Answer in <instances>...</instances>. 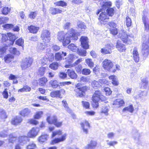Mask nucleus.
Here are the masks:
<instances>
[{
  "instance_id": "nucleus-1",
  "label": "nucleus",
  "mask_w": 149,
  "mask_h": 149,
  "mask_svg": "<svg viewBox=\"0 0 149 149\" xmlns=\"http://www.w3.org/2000/svg\"><path fill=\"white\" fill-rule=\"evenodd\" d=\"M78 34V32H76L75 30L71 28L66 33L63 31L59 32L57 36V38L59 41L62 42L63 46H65L71 42V40H77Z\"/></svg>"
},
{
  "instance_id": "nucleus-2",
  "label": "nucleus",
  "mask_w": 149,
  "mask_h": 149,
  "mask_svg": "<svg viewBox=\"0 0 149 149\" xmlns=\"http://www.w3.org/2000/svg\"><path fill=\"white\" fill-rule=\"evenodd\" d=\"M93 105V107L97 108L99 106L98 102L101 100L102 101H104L106 100L105 97L102 95L100 91H95L92 97Z\"/></svg>"
},
{
  "instance_id": "nucleus-3",
  "label": "nucleus",
  "mask_w": 149,
  "mask_h": 149,
  "mask_svg": "<svg viewBox=\"0 0 149 149\" xmlns=\"http://www.w3.org/2000/svg\"><path fill=\"white\" fill-rule=\"evenodd\" d=\"M102 64V66L105 70L113 72L116 71V70L113 68V64L111 60L105 59L103 61Z\"/></svg>"
},
{
  "instance_id": "nucleus-4",
  "label": "nucleus",
  "mask_w": 149,
  "mask_h": 149,
  "mask_svg": "<svg viewBox=\"0 0 149 149\" xmlns=\"http://www.w3.org/2000/svg\"><path fill=\"white\" fill-rule=\"evenodd\" d=\"M119 37L123 42L130 44L131 43L134 36L132 35H128L125 32L123 31L121 33H120Z\"/></svg>"
},
{
  "instance_id": "nucleus-5",
  "label": "nucleus",
  "mask_w": 149,
  "mask_h": 149,
  "mask_svg": "<svg viewBox=\"0 0 149 149\" xmlns=\"http://www.w3.org/2000/svg\"><path fill=\"white\" fill-rule=\"evenodd\" d=\"M88 88V87L86 86L79 87V84H77L74 90L76 93V95L77 97H82L84 95V92L86 91Z\"/></svg>"
},
{
  "instance_id": "nucleus-6",
  "label": "nucleus",
  "mask_w": 149,
  "mask_h": 149,
  "mask_svg": "<svg viewBox=\"0 0 149 149\" xmlns=\"http://www.w3.org/2000/svg\"><path fill=\"white\" fill-rule=\"evenodd\" d=\"M41 38L44 42H49L51 40L49 31L46 29L43 30L41 34Z\"/></svg>"
},
{
  "instance_id": "nucleus-7",
  "label": "nucleus",
  "mask_w": 149,
  "mask_h": 149,
  "mask_svg": "<svg viewBox=\"0 0 149 149\" xmlns=\"http://www.w3.org/2000/svg\"><path fill=\"white\" fill-rule=\"evenodd\" d=\"M33 61L32 58L28 57L25 58L23 61L21 66L23 70H25L30 67Z\"/></svg>"
},
{
  "instance_id": "nucleus-8",
  "label": "nucleus",
  "mask_w": 149,
  "mask_h": 149,
  "mask_svg": "<svg viewBox=\"0 0 149 149\" xmlns=\"http://www.w3.org/2000/svg\"><path fill=\"white\" fill-rule=\"evenodd\" d=\"M142 52L146 56L148 55L149 53V42L145 41L142 45Z\"/></svg>"
},
{
  "instance_id": "nucleus-9",
  "label": "nucleus",
  "mask_w": 149,
  "mask_h": 149,
  "mask_svg": "<svg viewBox=\"0 0 149 149\" xmlns=\"http://www.w3.org/2000/svg\"><path fill=\"white\" fill-rule=\"evenodd\" d=\"M103 11H101L100 10H99L97 13V14L98 15L100 12H102L100 15L98 19L101 24H104L103 22L107 21V20L109 18L108 16L107 15V13Z\"/></svg>"
},
{
  "instance_id": "nucleus-10",
  "label": "nucleus",
  "mask_w": 149,
  "mask_h": 149,
  "mask_svg": "<svg viewBox=\"0 0 149 149\" xmlns=\"http://www.w3.org/2000/svg\"><path fill=\"white\" fill-rule=\"evenodd\" d=\"M113 47V46L112 44H107L104 47L101 49V52L104 54H111L112 52L111 50Z\"/></svg>"
},
{
  "instance_id": "nucleus-11",
  "label": "nucleus",
  "mask_w": 149,
  "mask_h": 149,
  "mask_svg": "<svg viewBox=\"0 0 149 149\" xmlns=\"http://www.w3.org/2000/svg\"><path fill=\"white\" fill-rule=\"evenodd\" d=\"M80 40L81 42V45L84 48L87 49L88 48V39L87 37L81 36Z\"/></svg>"
},
{
  "instance_id": "nucleus-12",
  "label": "nucleus",
  "mask_w": 149,
  "mask_h": 149,
  "mask_svg": "<svg viewBox=\"0 0 149 149\" xmlns=\"http://www.w3.org/2000/svg\"><path fill=\"white\" fill-rule=\"evenodd\" d=\"M39 131L38 128L33 127L28 132V136L30 138H34L37 135Z\"/></svg>"
},
{
  "instance_id": "nucleus-13",
  "label": "nucleus",
  "mask_w": 149,
  "mask_h": 149,
  "mask_svg": "<svg viewBox=\"0 0 149 149\" xmlns=\"http://www.w3.org/2000/svg\"><path fill=\"white\" fill-rule=\"evenodd\" d=\"M81 125L83 132L86 134H87L90 126L88 122L86 120H84L81 123Z\"/></svg>"
},
{
  "instance_id": "nucleus-14",
  "label": "nucleus",
  "mask_w": 149,
  "mask_h": 149,
  "mask_svg": "<svg viewBox=\"0 0 149 149\" xmlns=\"http://www.w3.org/2000/svg\"><path fill=\"white\" fill-rule=\"evenodd\" d=\"M67 136V134H64L62 135L61 137L56 138L52 140L50 143L51 145H54L59 142L64 141L65 140Z\"/></svg>"
},
{
  "instance_id": "nucleus-15",
  "label": "nucleus",
  "mask_w": 149,
  "mask_h": 149,
  "mask_svg": "<svg viewBox=\"0 0 149 149\" xmlns=\"http://www.w3.org/2000/svg\"><path fill=\"white\" fill-rule=\"evenodd\" d=\"M67 53L65 52H62L56 53L55 56V58L57 61H60L64 59V57L66 56Z\"/></svg>"
},
{
  "instance_id": "nucleus-16",
  "label": "nucleus",
  "mask_w": 149,
  "mask_h": 149,
  "mask_svg": "<svg viewBox=\"0 0 149 149\" xmlns=\"http://www.w3.org/2000/svg\"><path fill=\"white\" fill-rule=\"evenodd\" d=\"M142 20L144 26L145 31L148 32L149 30V23L146 16L143 15Z\"/></svg>"
},
{
  "instance_id": "nucleus-17",
  "label": "nucleus",
  "mask_w": 149,
  "mask_h": 149,
  "mask_svg": "<svg viewBox=\"0 0 149 149\" xmlns=\"http://www.w3.org/2000/svg\"><path fill=\"white\" fill-rule=\"evenodd\" d=\"M124 104V102L122 100L118 99L115 100L113 102V105L115 108H119Z\"/></svg>"
},
{
  "instance_id": "nucleus-18",
  "label": "nucleus",
  "mask_w": 149,
  "mask_h": 149,
  "mask_svg": "<svg viewBox=\"0 0 149 149\" xmlns=\"http://www.w3.org/2000/svg\"><path fill=\"white\" fill-rule=\"evenodd\" d=\"M101 2L100 4L101 6L102 7V8L101 9V11H104L106 9L109 8L111 6V2H103L102 3Z\"/></svg>"
},
{
  "instance_id": "nucleus-19",
  "label": "nucleus",
  "mask_w": 149,
  "mask_h": 149,
  "mask_svg": "<svg viewBox=\"0 0 149 149\" xmlns=\"http://www.w3.org/2000/svg\"><path fill=\"white\" fill-rule=\"evenodd\" d=\"M132 53V56L134 61L136 62L139 61V55L137 49L135 47L134 48Z\"/></svg>"
},
{
  "instance_id": "nucleus-20",
  "label": "nucleus",
  "mask_w": 149,
  "mask_h": 149,
  "mask_svg": "<svg viewBox=\"0 0 149 149\" xmlns=\"http://www.w3.org/2000/svg\"><path fill=\"white\" fill-rule=\"evenodd\" d=\"M116 48L120 52L125 51L126 49L125 46L119 41L117 42Z\"/></svg>"
},
{
  "instance_id": "nucleus-21",
  "label": "nucleus",
  "mask_w": 149,
  "mask_h": 149,
  "mask_svg": "<svg viewBox=\"0 0 149 149\" xmlns=\"http://www.w3.org/2000/svg\"><path fill=\"white\" fill-rule=\"evenodd\" d=\"M67 73L68 76L72 79H76L77 77V75L74 70L71 69H68Z\"/></svg>"
},
{
  "instance_id": "nucleus-22",
  "label": "nucleus",
  "mask_w": 149,
  "mask_h": 149,
  "mask_svg": "<svg viewBox=\"0 0 149 149\" xmlns=\"http://www.w3.org/2000/svg\"><path fill=\"white\" fill-rule=\"evenodd\" d=\"M29 141V139L27 136H22L20 137L19 139V141L21 145H23Z\"/></svg>"
},
{
  "instance_id": "nucleus-23",
  "label": "nucleus",
  "mask_w": 149,
  "mask_h": 149,
  "mask_svg": "<svg viewBox=\"0 0 149 149\" xmlns=\"http://www.w3.org/2000/svg\"><path fill=\"white\" fill-rule=\"evenodd\" d=\"M7 36L9 39V41L10 42V45H13L15 40L17 38V37L15 35L11 33H8L7 34Z\"/></svg>"
},
{
  "instance_id": "nucleus-24",
  "label": "nucleus",
  "mask_w": 149,
  "mask_h": 149,
  "mask_svg": "<svg viewBox=\"0 0 149 149\" xmlns=\"http://www.w3.org/2000/svg\"><path fill=\"white\" fill-rule=\"evenodd\" d=\"M22 120V119L20 116H16L12 119L11 123L13 125H17L20 123Z\"/></svg>"
},
{
  "instance_id": "nucleus-25",
  "label": "nucleus",
  "mask_w": 149,
  "mask_h": 149,
  "mask_svg": "<svg viewBox=\"0 0 149 149\" xmlns=\"http://www.w3.org/2000/svg\"><path fill=\"white\" fill-rule=\"evenodd\" d=\"M97 142L95 141H91L90 144L85 146L84 148L85 149H94L96 146Z\"/></svg>"
},
{
  "instance_id": "nucleus-26",
  "label": "nucleus",
  "mask_w": 149,
  "mask_h": 149,
  "mask_svg": "<svg viewBox=\"0 0 149 149\" xmlns=\"http://www.w3.org/2000/svg\"><path fill=\"white\" fill-rule=\"evenodd\" d=\"M46 47V43L44 42L43 43H38V44L37 49L38 52H41Z\"/></svg>"
},
{
  "instance_id": "nucleus-27",
  "label": "nucleus",
  "mask_w": 149,
  "mask_h": 149,
  "mask_svg": "<svg viewBox=\"0 0 149 149\" xmlns=\"http://www.w3.org/2000/svg\"><path fill=\"white\" fill-rule=\"evenodd\" d=\"M57 120V117L55 116H48L47 119V122L50 124H54Z\"/></svg>"
},
{
  "instance_id": "nucleus-28",
  "label": "nucleus",
  "mask_w": 149,
  "mask_h": 149,
  "mask_svg": "<svg viewBox=\"0 0 149 149\" xmlns=\"http://www.w3.org/2000/svg\"><path fill=\"white\" fill-rule=\"evenodd\" d=\"M29 32L33 33H36L39 30V27L33 25H31L28 27Z\"/></svg>"
},
{
  "instance_id": "nucleus-29",
  "label": "nucleus",
  "mask_w": 149,
  "mask_h": 149,
  "mask_svg": "<svg viewBox=\"0 0 149 149\" xmlns=\"http://www.w3.org/2000/svg\"><path fill=\"white\" fill-rule=\"evenodd\" d=\"M109 110V107L107 106H104L101 108L100 113L104 114L107 116L109 115L108 111Z\"/></svg>"
},
{
  "instance_id": "nucleus-30",
  "label": "nucleus",
  "mask_w": 149,
  "mask_h": 149,
  "mask_svg": "<svg viewBox=\"0 0 149 149\" xmlns=\"http://www.w3.org/2000/svg\"><path fill=\"white\" fill-rule=\"evenodd\" d=\"M110 79L112 80V84L115 86H117L119 84L117 79L115 75H111L109 77Z\"/></svg>"
},
{
  "instance_id": "nucleus-31",
  "label": "nucleus",
  "mask_w": 149,
  "mask_h": 149,
  "mask_svg": "<svg viewBox=\"0 0 149 149\" xmlns=\"http://www.w3.org/2000/svg\"><path fill=\"white\" fill-rule=\"evenodd\" d=\"M50 13L53 15H56L58 13H61L62 12V10L58 8H51L49 9Z\"/></svg>"
},
{
  "instance_id": "nucleus-32",
  "label": "nucleus",
  "mask_w": 149,
  "mask_h": 149,
  "mask_svg": "<svg viewBox=\"0 0 149 149\" xmlns=\"http://www.w3.org/2000/svg\"><path fill=\"white\" fill-rule=\"evenodd\" d=\"M61 95L60 91H53L50 93V95L52 97H60Z\"/></svg>"
},
{
  "instance_id": "nucleus-33",
  "label": "nucleus",
  "mask_w": 149,
  "mask_h": 149,
  "mask_svg": "<svg viewBox=\"0 0 149 149\" xmlns=\"http://www.w3.org/2000/svg\"><path fill=\"white\" fill-rule=\"evenodd\" d=\"M30 111L29 109L26 108L21 111L20 114L24 116H27L30 114Z\"/></svg>"
},
{
  "instance_id": "nucleus-34",
  "label": "nucleus",
  "mask_w": 149,
  "mask_h": 149,
  "mask_svg": "<svg viewBox=\"0 0 149 149\" xmlns=\"http://www.w3.org/2000/svg\"><path fill=\"white\" fill-rule=\"evenodd\" d=\"M77 58L75 55L73 54H70L67 57V61L68 63L71 62Z\"/></svg>"
},
{
  "instance_id": "nucleus-35",
  "label": "nucleus",
  "mask_w": 149,
  "mask_h": 149,
  "mask_svg": "<svg viewBox=\"0 0 149 149\" xmlns=\"http://www.w3.org/2000/svg\"><path fill=\"white\" fill-rule=\"evenodd\" d=\"M68 48L71 51L76 52L78 50V48L74 44L71 43L68 46Z\"/></svg>"
},
{
  "instance_id": "nucleus-36",
  "label": "nucleus",
  "mask_w": 149,
  "mask_h": 149,
  "mask_svg": "<svg viewBox=\"0 0 149 149\" xmlns=\"http://www.w3.org/2000/svg\"><path fill=\"white\" fill-rule=\"evenodd\" d=\"M141 86L144 88L146 89L148 87V82L146 79L143 78L141 80Z\"/></svg>"
},
{
  "instance_id": "nucleus-37",
  "label": "nucleus",
  "mask_w": 149,
  "mask_h": 149,
  "mask_svg": "<svg viewBox=\"0 0 149 149\" xmlns=\"http://www.w3.org/2000/svg\"><path fill=\"white\" fill-rule=\"evenodd\" d=\"M13 58L14 56L13 55L11 54H8L4 58L6 62L8 63L11 61Z\"/></svg>"
},
{
  "instance_id": "nucleus-38",
  "label": "nucleus",
  "mask_w": 149,
  "mask_h": 149,
  "mask_svg": "<svg viewBox=\"0 0 149 149\" xmlns=\"http://www.w3.org/2000/svg\"><path fill=\"white\" fill-rule=\"evenodd\" d=\"M43 114V112L42 111H37L34 116V118L36 119H39L42 116Z\"/></svg>"
},
{
  "instance_id": "nucleus-39",
  "label": "nucleus",
  "mask_w": 149,
  "mask_h": 149,
  "mask_svg": "<svg viewBox=\"0 0 149 149\" xmlns=\"http://www.w3.org/2000/svg\"><path fill=\"white\" fill-rule=\"evenodd\" d=\"M134 110V107L132 105H130L128 106L127 107L124 108L123 109V111H129L131 113L133 112Z\"/></svg>"
},
{
  "instance_id": "nucleus-40",
  "label": "nucleus",
  "mask_w": 149,
  "mask_h": 149,
  "mask_svg": "<svg viewBox=\"0 0 149 149\" xmlns=\"http://www.w3.org/2000/svg\"><path fill=\"white\" fill-rule=\"evenodd\" d=\"M31 90V88L27 86H24V87L21 89L18 90V92H29Z\"/></svg>"
},
{
  "instance_id": "nucleus-41",
  "label": "nucleus",
  "mask_w": 149,
  "mask_h": 149,
  "mask_svg": "<svg viewBox=\"0 0 149 149\" xmlns=\"http://www.w3.org/2000/svg\"><path fill=\"white\" fill-rule=\"evenodd\" d=\"M17 136L14 134H10L9 135V141L10 143H13L15 141Z\"/></svg>"
},
{
  "instance_id": "nucleus-42",
  "label": "nucleus",
  "mask_w": 149,
  "mask_h": 149,
  "mask_svg": "<svg viewBox=\"0 0 149 149\" xmlns=\"http://www.w3.org/2000/svg\"><path fill=\"white\" fill-rule=\"evenodd\" d=\"M47 81V79L45 77H43L40 79L39 83L40 85L43 86L45 85Z\"/></svg>"
},
{
  "instance_id": "nucleus-43",
  "label": "nucleus",
  "mask_w": 149,
  "mask_h": 149,
  "mask_svg": "<svg viewBox=\"0 0 149 149\" xmlns=\"http://www.w3.org/2000/svg\"><path fill=\"white\" fill-rule=\"evenodd\" d=\"M58 64L57 62H54L49 65V67L54 70H56L58 67Z\"/></svg>"
},
{
  "instance_id": "nucleus-44",
  "label": "nucleus",
  "mask_w": 149,
  "mask_h": 149,
  "mask_svg": "<svg viewBox=\"0 0 149 149\" xmlns=\"http://www.w3.org/2000/svg\"><path fill=\"white\" fill-rule=\"evenodd\" d=\"M10 8L8 7H4L2 9V13L3 14L6 15L10 12Z\"/></svg>"
},
{
  "instance_id": "nucleus-45",
  "label": "nucleus",
  "mask_w": 149,
  "mask_h": 149,
  "mask_svg": "<svg viewBox=\"0 0 149 149\" xmlns=\"http://www.w3.org/2000/svg\"><path fill=\"white\" fill-rule=\"evenodd\" d=\"M91 85L94 88H97L100 87V84H99L98 81H97L95 80L93 81L92 82Z\"/></svg>"
},
{
  "instance_id": "nucleus-46",
  "label": "nucleus",
  "mask_w": 149,
  "mask_h": 149,
  "mask_svg": "<svg viewBox=\"0 0 149 149\" xmlns=\"http://www.w3.org/2000/svg\"><path fill=\"white\" fill-rule=\"evenodd\" d=\"M49 83L54 88H56L59 85L58 82L56 80H51Z\"/></svg>"
},
{
  "instance_id": "nucleus-47",
  "label": "nucleus",
  "mask_w": 149,
  "mask_h": 149,
  "mask_svg": "<svg viewBox=\"0 0 149 149\" xmlns=\"http://www.w3.org/2000/svg\"><path fill=\"white\" fill-rule=\"evenodd\" d=\"M48 136L47 134L42 135L39 138V141L41 142H44L47 140Z\"/></svg>"
},
{
  "instance_id": "nucleus-48",
  "label": "nucleus",
  "mask_w": 149,
  "mask_h": 149,
  "mask_svg": "<svg viewBox=\"0 0 149 149\" xmlns=\"http://www.w3.org/2000/svg\"><path fill=\"white\" fill-rule=\"evenodd\" d=\"M90 70L88 68L83 69L81 71V73L85 75H88L90 74L91 73Z\"/></svg>"
},
{
  "instance_id": "nucleus-49",
  "label": "nucleus",
  "mask_w": 149,
  "mask_h": 149,
  "mask_svg": "<svg viewBox=\"0 0 149 149\" xmlns=\"http://www.w3.org/2000/svg\"><path fill=\"white\" fill-rule=\"evenodd\" d=\"M10 51L11 53L17 55H19L20 54V52L18 50H17L15 48L10 49Z\"/></svg>"
},
{
  "instance_id": "nucleus-50",
  "label": "nucleus",
  "mask_w": 149,
  "mask_h": 149,
  "mask_svg": "<svg viewBox=\"0 0 149 149\" xmlns=\"http://www.w3.org/2000/svg\"><path fill=\"white\" fill-rule=\"evenodd\" d=\"M24 43V40L22 38H20L15 42V43L16 45L20 46L23 47Z\"/></svg>"
},
{
  "instance_id": "nucleus-51",
  "label": "nucleus",
  "mask_w": 149,
  "mask_h": 149,
  "mask_svg": "<svg viewBox=\"0 0 149 149\" xmlns=\"http://www.w3.org/2000/svg\"><path fill=\"white\" fill-rule=\"evenodd\" d=\"M77 26L79 28L81 29H85L86 28V26L84 23L82 22H79L78 23Z\"/></svg>"
},
{
  "instance_id": "nucleus-52",
  "label": "nucleus",
  "mask_w": 149,
  "mask_h": 149,
  "mask_svg": "<svg viewBox=\"0 0 149 149\" xmlns=\"http://www.w3.org/2000/svg\"><path fill=\"white\" fill-rule=\"evenodd\" d=\"M86 62L88 65L91 68L93 67L94 63L91 59H87L86 60Z\"/></svg>"
},
{
  "instance_id": "nucleus-53",
  "label": "nucleus",
  "mask_w": 149,
  "mask_h": 149,
  "mask_svg": "<svg viewBox=\"0 0 149 149\" xmlns=\"http://www.w3.org/2000/svg\"><path fill=\"white\" fill-rule=\"evenodd\" d=\"M106 12L109 16H112L114 13V10L111 8L107 9Z\"/></svg>"
},
{
  "instance_id": "nucleus-54",
  "label": "nucleus",
  "mask_w": 149,
  "mask_h": 149,
  "mask_svg": "<svg viewBox=\"0 0 149 149\" xmlns=\"http://www.w3.org/2000/svg\"><path fill=\"white\" fill-rule=\"evenodd\" d=\"M62 103L63 106L65 109L67 111L69 112L70 111V110L68 106V104L67 103V102L66 100H63L62 101Z\"/></svg>"
},
{
  "instance_id": "nucleus-55",
  "label": "nucleus",
  "mask_w": 149,
  "mask_h": 149,
  "mask_svg": "<svg viewBox=\"0 0 149 149\" xmlns=\"http://www.w3.org/2000/svg\"><path fill=\"white\" fill-rule=\"evenodd\" d=\"M55 4L56 6L62 7H64L67 6V3L65 2L61 1L56 2Z\"/></svg>"
},
{
  "instance_id": "nucleus-56",
  "label": "nucleus",
  "mask_w": 149,
  "mask_h": 149,
  "mask_svg": "<svg viewBox=\"0 0 149 149\" xmlns=\"http://www.w3.org/2000/svg\"><path fill=\"white\" fill-rule=\"evenodd\" d=\"M6 118L5 111L3 109H0V118L3 119Z\"/></svg>"
},
{
  "instance_id": "nucleus-57",
  "label": "nucleus",
  "mask_w": 149,
  "mask_h": 149,
  "mask_svg": "<svg viewBox=\"0 0 149 149\" xmlns=\"http://www.w3.org/2000/svg\"><path fill=\"white\" fill-rule=\"evenodd\" d=\"M36 148V145L33 143H30L26 147V149H35Z\"/></svg>"
},
{
  "instance_id": "nucleus-58",
  "label": "nucleus",
  "mask_w": 149,
  "mask_h": 149,
  "mask_svg": "<svg viewBox=\"0 0 149 149\" xmlns=\"http://www.w3.org/2000/svg\"><path fill=\"white\" fill-rule=\"evenodd\" d=\"M3 26L6 30H10L12 29L14 26L11 24H6Z\"/></svg>"
},
{
  "instance_id": "nucleus-59",
  "label": "nucleus",
  "mask_w": 149,
  "mask_h": 149,
  "mask_svg": "<svg viewBox=\"0 0 149 149\" xmlns=\"http://www.w3.org/2000/svg\"><path fill=\"white\" fill-rule=\"evenodd\" d=\"M46 69V68L43 67L40 68L38 70L39 74L40 75H43L45 72Z\"/></svg>"
},
{
  "instance_id": "nucleus-60",
  "label": "nucleus",
  "mask_w": 149,
  "mask_h": 149,
  "mask_svg": "<svg viewBox=\"0 0 149 149\" xmlns=\"http://www.w3.org/2000/svg\"><path fill=\"white\" fill-rule=\"evenodd\" d=\"M77 51L79 55L83 56H86V50L84 49L79 50L78 49Z\"/></svg>"
},
{
  "instance_id": "nucleus-61",
  "label": "nucleus",
  "mask_w": 149,
  "mask_h": 149,
  "mask_svg": "<svg viewBox=\"0 0 149 149\" xmlns=\"http://www.w3.org/2000/svg\"><path fill=\"white\" fill-rule=\"evenodd\" d=\"M6 49V47H0V57H1L3 56Z\"/></svg>"
},
{
  "instance_id": "nucleus-62",
  "label": "nucleus",
  "mask_w": 149,
  "mask_h": 149,
  "mask_svg": "<svg viewBox=\"0 0 149 149\" xmlns=\"http://www.w3.org/2000/svg\"><path fill=\"white\" fill-rule=\"evenodd\" d=\"M8 19V18L7 17H0V24L5 23Z\"/></svg>"
},
{
  "instance_id": "nucleus-63",
  "label": "nucleus",
  "mask_w": 149,
  "mask_h": 149,
  "mask_svg": "<svg viewBox=\"0 0 149 149\" xmlns=\"http://www.w3.org/2000/svg\"><path fill=\"white\" fill-rule=\"evenodd\" d=\"M99 84H100V87H101L102 85L107 84V80L104 79H100L98 81Z\"/></svg>"
},
{
  "instance_id": "nucleus-64",
  "label": "nucleus",
  "mask_w": 149,
  "mask_h": 149,
  "mask_svg": "<svg viewBox=\"0 0 149 149\" xmlns=\"http://www.w3.org/2000/svg\"><path fill=\"white\" fill-rule=\"evenodd\" d=\"M106 141L107 145H109V146H113L117 143V142L116 141H109L108 140H107Z\"/></svg>"
}]
</instances>
